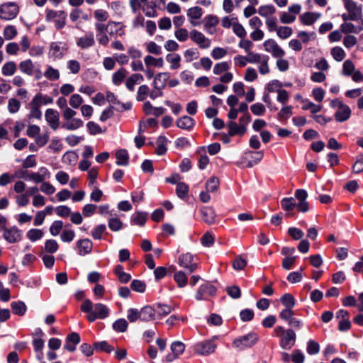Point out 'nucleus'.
<instances>
[{
    "label": "nucleus",
    "instance_id": "f257e3e1",
    "mask_svg": "<svg viewBox=\"0 0 363 363\" xmlns=\"http://www.w3.org/2000/svg\"><path fill=\"white\" fill-rule=\"evenodd\" d=\"M81 310L89 313L87 319L90 322H94L97 318L104 319L109 315V309L106 305L101 303L94 305L89 299H85L82 302Z\"/></svg>",
    "mask_w": 363,
    "mask_h": 363
},
{
    "label": "nucleus",
    "instance_id": "f03ea898",
    "mask_svg": "<svg viewBox=\"0 0 363 363\" xmlns=\"http://www.w3.org/2000/svg\"><path fill=\"white\" fill-rule=\"evenodd\" d=\"M330 106L335 110L334 118L337 122L342 123L350 119L352 113L350 108L339 99L331 100Z\"/></svg>",
    "mask_w": 363,
    "mask_h": 363
},
{
    "label": "nucleus",
    "instance_id": "7ed1b4c3",
    "mask_svg": "<svg viewBox=\"0 0 363 363\" xmlns=\"http://www.w3.org/2000/svg\"><path fill=\"white\" fill-rule=\"evenodd\" d=\"M259 340V335L254 332L235 338L232 345L237 350L242 351L255 346Z\"/></svg>",
    "mask_w": 363,
    "mask_h": 363
},
{
    "label": "nucleus",
    "instance_id": "20e7f679",
    "mask_svg": "<svg viewBox=\"0 0 363 363\" xmlns=\"http://www.w3.org/2000/svg\"><path fill=\"white\" fill-rule=\"evenodd\" d=\"M217 339L218 337L214 336L211 339L196 343L194 345V352L204 356L213 353L217 347V345L215 343V340Z\"/></svg>",
    "mask_w": 363,
    "mask_h": 363
},
{
    "label": "nucleus",
    "instance_id": "39448f33",
    "mask_svg": "<svg viewBox=\"0 0 363 363\" xmlns=\"http://www.w3.org/2000/svg\"><path fill=\"white\" fill-rule=\"evenodd\" d=\"M19 12L18 6L13 2L0 5V18L9 21L15 18Z\"/></svg>",
    "mask_w": 363,
    "mask_h": 363
},
{
    "label": "nucleus",
    "instance_id": "423d86ee",
    "mask_svg": "<svg viewBox=\"0 0 363 363\" xmlns=\"http://www.w3.org/2000/svg\"><path fill=\"white\" fill-rule=\"evenodd\" d=\"M67 13L64 11H46V20L54 21L57 29L62 28L66 24Z\"/></svg>",
    "mask_w": 363,
    "mask_h": 363
},
{
    "label": "nucleus",
    "instance_id": "0eeeda50",
    "mask_svg": "<svg viewBox=\"0 0 363 363\" xmlns=\"http://www.w3.org/2000/svg\"><path fill=\"white\" fill-rule=\"evenodd\" d=\"M269 57L267 55L254 52L252 64H257V69L260 74L265 75L270 72L269 66Z\"/></svg>",
    "mask_w": 363,
    "mask_h": 363
},
{
    "label": "nucleus",
    "instance_id": "6e6552de",
    "mask_svg": "<svg viewBox=\"0 0 363 363\" xmlns=\"http://www.w3.org/2000/svg\"><path fill=\"white\" fill-rule=\"evenodd\" d=\"M68 50L66 43L62 42H53L50 44L49 55L53 60L62 59Z\"/></svg>",
    "mask_w": 363,
    "mask_h": 363
},
{
    "label": "nucleus",
    "instance_id": "1a4fd4ad",
    "mask_svg": "<svg viewBox=\"0 0 363 363\" xmlns=\"http://www.w3.org/2000/svg\"><path fill=\"white\" fill-rule=\"evenodd\" d=\"M23 173L27 174L28 180L33 181L35 184L43 183L50 177V171L45 167H40L38 172L24 171Z\"/></svg>",
    "mask_w": 363,
    "mask_h": 363
},
{
    "label": "nucleus",
    "instance_id": "9d476101",
    "mask_svg": "<svg viewBox=\"0 0 363 363\" xmlns=\"http://www.w3.org/2000/svg\"><path fill=\"white\" fill-rule=\"evenodd\" d=\"M264 50L272 54L275 58H281L285 55V51L274 39H268L263 43Z\"/></svg>",
    "mask_w": 363,
    "mask_h": 363
},
{
    "label": "nucleus",
    "instance_id": "9b49d317",
    "mask_svg": "<svg viewBox=\"0 0 363 363\" xmlns=\"http://www.w3.org/2000/svg\"><path fill=\"white\" fill-rule=\"evenodd\" d=\"M191 40L201 49H207L211 47V41L203 33L197 30H192L189 33Z\"/></svg>",
    "mask_w": 363,
    "mask_h": 363
},
{
    "label": "nucleus",
    "instance_id": "f8f14e48",
    "mask_svg": "<svg viewBox=\"0 0 363 363\" xmlns=\"http://www.w3.org/2000/svg\"><path fill=\"white\" fill-rule=\"evenodd\" d=\"M296 333L292 329L286 330V333L280 338V347L284 350H290L296 342Z\"/></svg>",
    "mask_w": 363,
    "mask_h": 363
},
{
    "label": "nucleus",
    "instance_id": "ddd939ff",
    "mask_svg": "<svg viewBox=\"0 0 363 363\" xmlns=\"http://www.w3.org/2000/svg\"><path fill=\"white\" fill-rule=\"evenodd\" d=\"M179 264L189 272H193L197 268V264L194 262V256L189 252L180 255Z\"/></svg>",
    "mask_w": 363,
    "mask_h": 363
},
{
    "label": "nucleus",
    "instance_id": "4468645a",
    "mask_svg": "<svg viewBox=\"0 0 363 363\" xmlns=\"http://www.w3.org/2000/svg\"><path fill=\"white\" fill-rule=\"evenodd\" d=\"M216 289L209 283L202 284L196 294V298L199 301L206 299L210 296L216 294Z\"/></svg>",
    "mask_w": 363,
    "mask_h": 363
},
{
    "label": "nucleus",
    "instance_id": "2eb2a0df",
    "mask_svg": "<svg viewBox=\"0 0 363 363\" xmlns=\"http://www.w3.org/2000/svg\"><path fill=\"white\" fill-rule=\"evenodd\" d=\"M77 45L82 49H88L95 44V40L93 33H87L84 35L79 37L77 39L76 41Z\"/></svg>",
    "mask_w": 363,
    "mask_h": 363
},
{
    "label": "nucleus",
    "instance_id": "dca6fc26",
    "mask_svg": "<svg viewBox=\"0 0 363 363\" xmlns=\"http://www.w3.org/2000/svg\"><path fill=\"white\" fill-rule=\"evenodd\" d=\"M203 15V9L199 6H194L187 10V16L190 23L193 26L199 25L198 20H199Z\"/></svg>",
    "mask_w": 363,
    "mask_h": 363
},
{
    "label": "nucleus",
    "instance_id": "f3484780",
    "mask_svg": "<svg viewBox=\"0 0 363 363\" xmlns=\"http://www.w3.org/2000/svg\"><path fill=\"white\" fill-rule=\"evenodd\" d=\"M202 220L208 225H212L215 223L216 212L213 207L205 206L200 210Z\"/></svg>",
    "mask_w": 363,
    "mask_h": 363
},
{
    "label": "nucleus",
    "instance_id": "a211bd4d",
    "mask_svg": "<svg viewBox=\"0 0 363 363\" xmlns=\"http://www.w3.org/2000/svg\"><path fill=\"white\" fill-rule=\"evenodd\" d=\"M45 120L48 123L50 128L56 130L59 126V114L57 111L48 108L45 114Z\"/></svg>",
    "mask_w": 363,
    "mask_h": 363
},
{
    "label": "nucleus",
    "instance_id": "6ab92c4d",
    "mask_svg": "<svg viewBox=\"0 0 363 363\" xmlns=\"http://www.w3.org/2000/svg\"><path fill=\"white\" fill-rule=\"evenodd\" d=\"M80 342V336L77 333H72L68 335L65 340V349L69 352H74L76 346Z\"/></svg>",
    "mask_w": 363,
    "mask_h": 363
},
{
    "label": "nucleus",
    "instance_id": "aec40b11",
    "mask_svg": "<svg viewBox=\"0 0 363 363\" xmlns=\"http://www.w3.org/2000/svg\"><path fill=\"white\" fill-rule=\"evenodd\" d=\"M3 236L8 242L13 243L21 239L22 233L17 228H11L10 229H6Z\"/></svg>",
    "mask_w": 363,
    "mask_h": 363
},
{
    "label": "nucleus",
    "instance_id": "412c9836",
    "mask_svg": "<svg viewBox=\"0 0 363 363\" xmlns=\"http://www.w3.org/2000/svg\"><path fill=\"white\" fill-rule=\"evenodd\" d=\"M176 124L181 129L190 130L194 128L195 121L190 116H184L178 118Z\"/></svg>",
    "mask_w": 363,
    "mask_h": 363
},
{
    "label": "nucleus",
    "instance_id": "4be33fe9",
    "mask_svg": "<svg viewBox=\"0 0 363 363\" xmlns=\"http://www.w3.org/2000/svg\"><path fill=\"white\" fill-rule=\"evenodd\" d=\"M169 77L168 72H160L157 74L153 80V86L155 89H162L166 86V82Z\"/></svg>",
    "mask_w": 363,
    "mask_h": 363
},
{
    "label": "nucleus",
    "instance_id": "5701e85b",
    "mask_svg": "<svg viewBox=\"0 0 363 363\" xmlns=\"http://www.w3.org/2000/svg\"><path fill=\"white\" fill-rule=\"evenodd\" d=\"M34 63L30 59L21 61L18 65V68L23 74L28 76H33L34 74Z\"/></svg>",
    "mask_w": 363,
    "mask_h": 363
},
{
    "label": "nucleus",
    "instance_id": "b1692460",
    "mask_svg": "<svg viewBox=\"0 0 363 363\" xmlns=\"http://www.w3.org/2000/svg\"><path fill=\"white\" fill-rule=\"evenodd\" d=\"M143 80L144 78L142 74L138 73L133 74L126 79L125 86L129 91H133L135 90V85L141 83Z\"/></svg>",
    "mask_w": 363,
    "mask_h": 363
},
{
    "label": "nucleus",
    "instance_id": "393cba45",
    "mask_svg": "<svg viewBox=\"0 0 363 363\" xmlns=\"http://www.w3.org/2000/svg\"><path fill=\"white\" fill-rule=\"evenodd\" d=\"M321 14L319 13L306 12L300 16L301 22L306 26H311L314 23Z\"/></svg>",
    "mask_w": 363,
    "mask_h": 363
},
{
    "label": "nucleus",
    "instance_id": "a878e982",
    "mask_svg": "<svg viewBox=\"0 0 363 363\" xmlns=\"http://www.w3.org/2000/svg\"><path fill=\"white\" fill-rule=\"evenodd\" d=\"M83 125L84 122L82 119L74 118L64 122L62 124V128L67 130H75L82 127Z\"/></svg>",
    "mask_w": 363,
    "mask_h": 363
},
{
    "label": "nucleus",
    "instance_id": "bb28decb",
    "mask_svg": "<svg viewBox=\"0 0 363 363\" xmlns=\"http://www.w3.org/2000/svg\"><path fill=\"white\" fill-rule=\"evenodd\" d=\"M77 245L79 248V254L80 255L84 256L91 251L92 242L89 239L79 240Z\"/></svg>",
    "mask_w": 363,
    "mask_h": 363
},
{
    "label": "nucleus",
    "instance_id": "cd10ccee",
    "mask_svg": "<svg viewBox=\"0 0 363 363\" xmlns=\"http://www.w3.org/2000/svg\"><path fill=\"white\" fill-rule=\"evenodd\" d=\"M254 52H250L247 54L246 56L242 55H236L233 60L235 66H238L240 67H245L247 63H252Z\"/></svg>",
    "mask_w": 363,
    "mask_h": 363
},
{
    "label": "nucleus",
    "instance_id": "c85d7f7f",
    "mask_svg": "<svg viewBox=\"0 0 363 363\" xmlns=\"http://www.w3.org/2000/svg\"><path fill=\"white\" fill-rule=\"evenodd\" d=\"M144 62L146 67H156L162 68L164 66V60L162 57L155 58L152 55H146L144 57Z\"/></svg>",
    "mask_w": 363,
    "mask_h": 363
},
{
    "label": "nucleus",
    "instance_id": "c756f323",
    "mask_svg": "<svg viewBox=\"0 0 363 363\" xmlns=\"http://www.w3.org/2000/svg\"><path fill=\"white\" fill-rule=\"evenodd\" d=\"M139 315L142 321H150L154 318L155 315V310L151 306H146L141 308Z\"/></svg>",
    "mask_w": 363,
    "mask_h": 363
},
{
    "label": "nucleus",
    "instance_id": "7c9ffc66",
    "mask_svg": "<svg viewBox=\"0 0 363 363\" xmlns=\"http://www.w3.org/2000/svg\"><path fill=\"white\" fill-rule=\"evenodd\" d=\"M17 70V65L13 61L6 62L1 67V73L5 77L13 76Z\"/></svg>",
    "mask_w": 363,
    "mask_h": 363
},
{
    "label": "nucleus",
    "instance_id": "2f4dec72",
    "mask_svg": "<svg viewBox=\"0 0 363 363\" xmlns=\"http://www.w3.org/2000/svg\"><path fill=\"white\" fill-rule=\"evenodd\" d=\"M116 164L119 166H127L129 161L128 152L125 149L119 150L116 153Z\"/></svg>",
    "mask_w": 363,
    "mask_h": 363
},
{
    "label": "nucleus",
    "instance_id": "473e14b6",
    "mask_svg": "<svg viewBox=\"0 0 363 363\" xmlns=\"http://www.w3.org/2000/svg\"><path fill=\"white\" fill-rule=\"evenodd\" d=\"M166 60L170 64L171 69H177L181 67V57L177 53H169L166 55Z\"/></svg>",
    "mask_w": 363,
    "mask_h": 363
},
{
    "label": "nucleus",
    "instance_id": "72a5a7b5",
    "mask_svg": "<svg viewBox=\"0 0 363 363\" xmlns=\"http://www.w3.org/2000/svg\"><path fill=\"white\" fill-rule=\"evenodd\" d=\"M362 30L360 26H355L353 23L350 22H345L340 26V30L345 34L348 33H359Z\"/></svg>",
    "mask_w": 363,
    "mask_h": 363
},
{
    "label": "nucleus",
    "instance_id": "f704fd0d",
    "mask_svg": "<svg viewBox=\"0 0 363 363\" xmlns=\"http://www.w3.org/2000/svg\"><path fill=\"white\" fill-rule=\"evenodd\" d=\"M43 75L50 81H57L60 79V74L57 69L50 65H47Z\"/></svg>",
    "mask_w": 363,
    "mask_h": 363
},
{
    "label": "nucleus",
    "instance_id": "c9c22d12",
    "mask_svg": "<svg viewBox=\"0 0 363 363\" xmlns=\"http://www.w3.org/2000/svg\"><path fill=\"white\" fill-rule=\"evenodd\" d=\"M156 149L155 152L156 154L158 155H163L167 152V139L164 136H160L157 138V143H156Z\"/></svg>",
    "mask_w": 363,
    "mask_h": 363
},
{
    "label": "nucleus",
    "instance_id": "e433bc0d",
    "mask_svg": "<svg viewBox=\"0 0 363 363\" xmlns=\"http://www.w3.org/2000/svg\"><path fill=\"white\" fill-rule=\"evenodd\" d=\"M276 8L272 4H267L261 6L258 9V13L263 17H271L270 16L274 15L276 13Z\"/></svg>",
    "mask_w": 363,
    "mask_h": 363
},
{
    "label": "nucleus",
    "instance_id": "4c0bfd02",
    "mask_svg": "<svg viewBox=\"0 0 363 363\" xmlns=\"http://www.w3.org/2000/svg\"><path fill=\"white\" fill-rule=\"evenodd\" d=\"M127 75V71L124 68H121L113 74L112 82L113 84L119 86L125 79Z\"/></svg>",
    "mask_w": 363,
    "mask_h": 363
},
{
    "label": "nucleus",
    "instance_id": "58836bf2",
    "mask_svg": "<svg viewBox=\"0 0 363 363\" xmlns=\"http://www.w3.org/2000/svg\"><path fill=\"white\" fill-rule=\"evenodd\" d=\"M228 127L229 129L228 133L230 136H233L235 135H243L246 132V130H242L240 125L238 124L235 121L229 122L228 124Z\"/></svg>",
    "mask_w": 363,
    "mask_h": 363
},
{
    "label": "nucleus",
    "instance_id": "ea45409f",
    "mask_svg": "<svg viewBox=\"0 0 363 363\" xmlns=\"http://www.w3.org/2000/svg\"><path fill=\"white\" fill-rule=\"evenodd\" d=\"M218 23H219V20L217 16H216L214 15H211V14L208 15L206 17V23H205L204 27H205L206 30L209 33L212 34L213 32L212 30H211L210 29L211 28L216 26Z\"/></svg>",
    "mask_w": 363,
    "mask_h": 363
},
{
    "label": "nucleus",
    "instance_id": "a19ab883",
    "mask_svg": "<svg viewBox=\"0 0 363 363\" xmlns=\"http://www.w3.org/2000/svg\"><path fill=\"white\" fill-rule=\"evenodd\" d=\"M247 156H249L251 160L249 162L247 166L251 167L254 164H257L260 162L263 157V152L262 151L257 152H248L245 154Z\"/></svg>",
    "mask_w": 363,
    "mask_h": 363
},
{
    "label": "nucleus",
    "instance_id": "79ce46f5",
    "mask_svg": "<svg viewBox=\"0 0 363 363\" xmlns=\"http://www.w3.org/2000/svg\"><path fill=\"white\" fill-rule=\"evenodd\" d=\"M303 104L302 108L303 110H310L312 113H316L321 111L322 106L315 104L308 99H304L302 101Z\"/></svg>",
    "mask_w": 363,
    "mask_h": 363
},
{
    "label": "nucleus",
    "instance_id": "37998d69",
    "mask_svg": "<svg viewBox=\"0 0 363 363\" xmlns=\"http://www.w3.org/2000/svg\"><path fill=\"white\" fill-rule=\"evenodd\" d=\"M11 306L13 313L18 315H23L26 311V306L22 301L12 302Z\"/></svg>",
    "mask_w": 363,
    "mask_h": 363
},
{
    "label": "nucleus",
    "instance_id": "c03bdc74",
    "mask_svg": "<svg viewBox=\"0 0 363 363\" xmlns=\"http://www.w3.org/2000/svg\"><path fill=\"white\" fill-rule=\"evenodd\" d=\"M277 36L282 40L289 38L293 33V30L288 26H279L277 31Z\"/></svg>",
    "mask_w": 363,
    "mask_h": 363
},
{
    "label": "nucleus",
    "instance_id": "a18cd8bd",
    "mask_svg": "<svg viewBox=\"0 0 363 363\" xmlns=\"http://www.w3.org/2000/svg\"><path fill=\"white\" fill-rule=\"evenodd\" d=\"M330 53L334 60L337 62L342 61L346 56V53L344 50L339 46L333 48L331 49Z\"/></svg>",
    "mask_w": 363,
    "mask_h": 363
},
{
    "label": "nucleus",
    "instance_id": "49530a36",
    "mask_svg": "<svg viewBox=\"0 0 363 363\" xmlns=\"http://www.w3.org/2000/svg\"><path fill=\"white\" fill-rule=\"evenodd\" d=\"M143 11L145 16L149 18L157 17L158 13L156 10V5L155 3L147 4L143 8Z\"/></svg>",
    "mask_w": 363,
    "mask_h": 363
},
{
    "label": "nucleus",
    "instance_id": "de8ad7c7",
    "mask_svg": "<svg viewBox=\"0 0 363 363\" xmlns=\"http://www.w3.org/2000/svg\"><path fill=\"white\" fill-rule=\"evenodd\" d=\"M174 279L180 288L184 287L187 284V277L182 271L177 272L174 275Z\"/></svg>",
    "mask_w": 363,
    "mask_h": 363
},
{
    "label": "nucleus",
    "instance_id": "09e8293b",
    "mask_svg": "<svg viewBox=\"0 0 363 363\" xmlns=\"http://www.w3.org/2000/svg\"><path fill=\"white\" fill-rule=\"evenodd\" d=\"M282 208L286 211H291L296 207V203L294 198H284L281 201Z\"/></svg>",
    "mask_w": 363,
    "mask_h": 363
},
{
    "label": "nucleus",
    "instance_id": "8fccbe9b",
    "mask_svg": "<svg viewBox=\"0 0 363 363\" xmlns=\"http://www.w3.org/2000/svg\"><path fill=\"white\" fill-rule=\"evenodd\" d=\"M292 108L291 106H284L278 113L279 120L284 121L291 117L293 114Z\"/></svg>",
    "mask_w": 363,
    "mask_h": 363
},
{
    "label": "nucleus",
    "instance_id": "3c124183",
    "mask_svg": "<svg viewBox=\"0 0 363 363\" xmlns=\"http://www.w3.org/2000/svg\"><path fill=\"white\" fill-rule=\"evenodd\" d=\"M8 111L13 114L16 113L21 108V102L16 98H11L8 101Z\"/></svg>",
    "mask_w": 363,
    "mask_h": 363
},
{
    "label": "nucleus",
    "instance_id": "603ef678",
    "mask_svg": "<svg viewBox=\"0 0 363 363\" xmlns=\"http://www.w3.org/2000/svg\"><path fill=\"white\" fill-rule=\"evenodd\" d=\"M145 48L147 51L150 54L160 55L162 53V48L153 41L147 43Z\"/></svg>",
    "mask_w": 363,
    "mask_h": 363
},
{
    "label": "nucleus",
    "instance_id": "864d4df0",
    "mask_svg": "<svg viewBox=\"0 0 363 363\" xmlns=\"http://www.w3.org/2000/svg\"><path fill=\"white\" fill-rule=\"evenodd\" d=\"M18 34L17 29L14 26H7L4 30V37L6 40L13 39Z\"/></svg>",
    "mask_w": 363,
    "mask_h": 363
},
{
    "label": "nucleus",
    "instance_id": "5fc2aeb1",
    "mask_svg": "<svg viewBox=\"0 0 363 363\" xmlns=\"http://www.w3.org/2000/svg\"><path fill=\"white\" fill-rule=\"evenodd\" d=\"M230 69V64L228 62L217 63L213 67V73L216 75L226 72Z\"/></svg>",
    "mask_w": 363,
    "mask_h": 363
},
{
    "label": "nucleus",
    "instance_id": "6e6d98bb",
    "mask_svg": "<svg viewBox=\"0 0 363 363\" xmlns=\"http://www.w3.org/2000/svg\"><path fill=\"white\" fill-rule=\"evenodd\" d=\"M344 6L347 11H353L362 13L361 6H357L354 0H342Z\"/></svg>",
    "mask_w": 363,
    "mask_h": 363
},
{
    "label": "nucleus",
    "instance_id": "4d7b16f0",
    "mask_svg": "<svg viewBox=\"0 0 363 363\" xmlns=\"http://www.w3.org/2000/svg\"><path fill=\"white\" fill-rule=\"evenodd\" d=\"M354 71L355 67L354 63L350 60H345L342 65V74L345 76H350Z\"/></svg>",
    "mask_w": 363,
    "mask_h": 363
},
{
    "label": "nucleus",
    "instance_id": "13d9d810",
    "mask_svg": "<svg viewBox=\"0 0 363 363\" xmlns=\"http://www.w3.org/2000/svg\"><path fill=\"white\" fill-rule=\"evenodd\" d=\"M189 192V186L184 182H179L177 185L176 193L178 197L184 199Z\"/></svg>",
    "mask_w": 363,
    "mask_h": 363
},
{
    "label": "nucleus",
    "instance_id": "bf43d9fd",
    "mask_svg": "<svg viewBox=\"0 0 363 363\" xmlns=\"http://www.w3.org/2000/svg\"><path fill=\"white\" fill-rule=\"evenodd\" d=\"M128 325L126 320L120 318L113 323V328L118 333H123L127 330Z\"/></svg>",
    "mask_w": 363,
    "mask_h": 363
},
{
    "label": "nucleus",
    "instance_id": "052dcab7",
    "mask_svg": "<svg viewBox=\"0 0 363 363\" xmlns=\"http://www.w3.org/2000/svg\"><path fill=\"white\" fill-rule=\"evenodd\" d=\"M184 57L186 62H189L194 60H196L199 57V52L196 48H190L185 50Z\"/></svg>",
    "mask_w": 363,
    "mask_h": 363
},
{
    "label": "nucleus",
    "instance_id": "680f3d73",
    "mask_svg": "<svg viewBox=\"0 0 363 363\" xmlns=\"http://www.w3.org/2000/svg\"><path fill=\"white\" fill-rule=\"evenodd\" d=\"M83 101V99L79 94H74L70 96L69 104L72 108H78L81 107Z\"/></svg>",
    "mask_w": 363,
    "mask_h": 363
},
{
    "label": "nucleus",
    "instance_id": "e2e57ef3",
    "mask_svg": "<svg viewBox=\"0 0 363 363\" xmlns=\"http://www.w3.org/2000/svg\"><path fill=\"white\" fill-rule=\"evenodd\" d=\"M219 187V180L217 177H211L206 183V189L207 191L214 192L218 190Z\"/></svg>",
    "mask_w": 363,
    "mask_h": 363
},
{
    "label": "nucleus",
    "instance_id": "0e129e2a",
    "mask_svg": "<svg viewBox=\"0 0 363 363\" xmlns=\"http://www.w3.org/2000/svg\"><path fill=\"white\" fill-rule=\"evenodd\" d=\"M155 310L159 315L164 316L169 314L173 311V308L167 304L159 303L157 305L156 309Z\"/></svg>",
    "mask_w": 363,
    "mask_h": 363
},
{
    "label": "nucleus",
    "instance_id": "69168bd1",
    "mask_svg": "<svg viewBox=\"0 0 363 363\" xmlns=\"http://www.w3.org/2000/svg\"><path fill=\"white\" fill-rule=\"evenodd\" d=\"M280 300L286 308H293L295 306V299L291 294H284Z\"/></svg>",
    "mask_w": 363,
    "mask_h": 363
},
{
    "label": "nucleus",
    "instance_id": "338daca9",
    "mask_svg": "<svg viewBox=\"0 0 363 363\" xmlns=\"http://www.w3.org/2000/svg\"><path fill=\"white\" fill-rule=\"evenodd\" d=\"M283 86V84L281 82H279L277 79H274L270 81L266 86V89L268 91V92H278L280 91L281 87Z\"/></svg>",
    "mask_w": 363,
    "mask_h": 363
},
{
    "label": "nucleus",
    "instance_id": "774afa93",
    "mask_svg": "<svg viewBox=\"0 0 363 363\" xmlns=\"http://www.w3.org/2000/svg\"><path fill=\"white\" fill-rule=\"evenodd\" d=\"M26 235L30 241L35 242L43 238V233L40 229H31L27 232Z\"/></svg>",
    "mask_w": 363,
    "mask_h": 363
}]
</instances>
